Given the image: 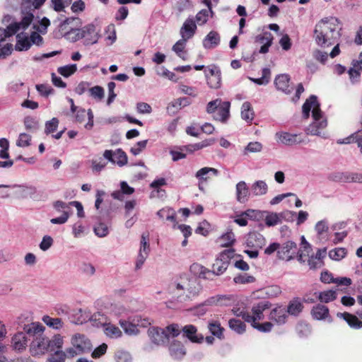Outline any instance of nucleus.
<instances>
[{
  "mask_svg": "<svg viewBox=\"0 0 362 362\" xmlns=\"http://www.w3.org/2000/svg\"><path fill=\"white\" fill-rule=\"evenodd\" d=\"M64 37L71 42H75L79 40H83L82 37V28H71L69 31H67Z\"/></svg>",
  "mask_w": 362,
  "mask_h": 362,
  "instance_id": "nucleus-43",
  "label": "nucleus"
},
{
  "mask_svg": "<svg viewBox=\"0 0 362 362\" xmlns=\"http://www.w3.org/2000/svg\"><path fill=\"white\" fill-rule=\"evenodd\" d=\"M47 360V362H64L66 354L61 350H56Z\"/></svg>",
  "mask_w": 362,
  "mask_h": 362,
  "instance_id": "nucleus-61",
  "label": "nucleus"
},
{
  "mask_svg": "<svg viewBox=\"0 0 362 362\" xmlns=\"http://www.w3.org/2000/svg\"><path fill=\"white\" fill-rule=\"evenodd\" d=\"M209 19V11L202 9L199 11L195 16V23H197L199 25L205 24Z\"/></svg>",
  "mask_w": 362,
  "mask_h": 362,
  "instance_id": "nucleus-63",
  "label": "nucleus"
},
{
  "mask_svg": "<svg viewBox=\"0 0 362 362\" xmlns=\"http://www.w3.org/2000/svg\"><path fill=\"white\" fill-rule=\"evenodd\" d=\"M119 323L124 332L128 335H136L139 333L136 322H129L124 319H120Z\"/></svg>",
  "mask_w": 362,
  "mask_h": 362,
  "instance_id": "nucleus-36",
  "label": "nucleus"
},
{
  "mask_svg": "<svg viewBox=\"0 0 362 362\" xmlns=\"http://www.w3.org/2000/svg\"><path fill=\"white\" fill-rule=\"evenodd\" d=\"M31 136L26 133H21L16 141V145L19 147H27L30 145Z\"/></svg>",
  "mask_w": 362,
  "mask_h": 362,
  "instance_id": "nucleus-59",
  "label": "nucleus"
},
{
  "mask_svg": "<svg viewBox=\"0 0 362 362\" xmlns=\"http://www.w3.org/2000/svg\"><path fill=\"white\" fill-rule=\"evenodd\" d=\"M77 71V66L75 64L65 65L57 69V72L64 77H69Z\"/></svg>",
  "mask_w": 362,
  "mask_h": 362,
  "instance_id": "nucleus-52",
  "label": "nucleus"
},
{
  "mask_svg": "<svg viewBox=\"0 0 362 362\" xmlns=\"http://www.w3.org/2000/svg\"><path fill=\"white\" fill-rule=\"evenodd\" d=\"M220 42V35L216 31L211 30L204 38L202 44L205 49H212L218 47Z\"/></svg>",
  "mask_w": 362,
  "mask_h": 362,
  "instance_id": "nucleus-24",
  "label": "nucleus"
},
{
  "mask_svg": "<svg viewBox=\"0 0 362 362\" xmlns=\"http://www.w3.org/2000/svg\"><path fill=\"white\" fill-rule=\"evenodd\" d=\"M71 344L83 354L90 351L92 349L90 341L81 334H76L72 337Z\"/></svg>",
  "mask_w": 362,
  "mask_h": 362,
  "instance_id": "nucleus-18",
  "label": "nucleus"
},
{
  "mask_svg": "<svg viewBox=\"0 0 362 362\" xmlns=\"http://www.w3.org/2000/svg\"><path fill=\"white\" fill-rule=\"evenodd\" d=\"M266 244V239L263 235L257 232H250L246 238V245L249 247L262 249Z\"/></svg>",
  "mask_w": 362,
  "mask_h": 362,
  "instance_id": "nucleus-17",
  "label": "nucleus"
},
{
  "mask_svg": "<svg viewBox=\"0 0 362 362\" xmlns=\"http://www.w3.org/2000/svg\"><path fill=\"white\" fill-rule=\"evenodd\" d=\"M318 298L321 302L329 303L337 298V293L334 290H328L320 292Z\"/></svg>",
  "mask_w": 362,
  "mask_h": 362,
  "instance_id": "nucleus-53",
  "label": "nucleus"
},
{
  "mask_svg": "<svg viewBox=\"0 0 362 362\" xmlns=\"http://www.w3.org/2000/svg\"><path fill=\"white\" fill-rule=\"evenodd\" d=\"M337 316L340 318H343L347 324L353 329H358L362 328V321L352 314L349 313H338Z\"/></svg>",
  "mask_w": 362,
  "mask_h": 362,
  "instance_id": "nucleus-31",
  "label": "nucleus"
},
{
  "mask_svg": "<svg viewBox=\"0 0 362 362\" xmlns=\"http://www.w3.org/2000/svg\"><path fill=\"white\" fill-rule=\"evenodd\" d=\"M262 149V144L258 141L250 142L243 150V155H248L250 153H258Z\"/></svg>",
  "mask_w": 362,
  "mask_h": 362,
  "instance_id": "nucleus-57",
  "label": "nucleus"
},
{
  "mask_svg": "<svg viewBox=\"0 0 362 362\" xmlns=\"http://www.w3.org/2000/svg\"><path fill=\"white\" fill-rule=\"evenodd\" d=\"M191 101L187 98H180L175 100L173 103H172L168 107V110L170 111L171 109L175 108L176 111L181 109L182 107H186L190 105Z\"/></svg>",
  "mask_w": 362,
  "mask_h": 362,
  "instance_id": "nucleus-56",
  "label": "nucleus"
},
{
  "mask_svg": "<svg viewBox=\"0 0 362 362\" xmlns=\"http://www.w3.org/2000/svg\"><path fill=\"white\" fill-rule=\"evenodd\" d=\"M274 37L269 32H264L262 35H257L255 41L257 43L262 44L263 45L260 47L259 52L260 54H266L269 52V48L272 46L273 42Z\"/></svg>",
  "mask_w": 362,
  "mask_h": 362,
  "instance_id": "nucleus-20",
  "label": "nucleus"
},
{
  "mask_svg": "<svg viewBox=\"0 0 362 362\" xmlns=\"http://www.w3.org/2000/svg\"><path fill=\"white\" fill-rule=\"evenodd\" d=\"M233 281L235 284H250L255 281V278L253 276L247 274H238L234 277Z\"/></svg>",
  "mask_w": 362,
  "mask_h": 362,
  "instance_id": "nucleus-60",
  "label": "nucleus"
},
{
  "mask_svg": "<svg viewBox=\"0 0 362 362\" xmlns=\"http://www.w3.org/2000/svg\"><path fill=\"white\" fill-rule=\"evenodd\" d=\"M197 25L193 18H188L180 29L182 38L185 40L190 39L195 33Z\"/></svg>",
  "mask_w": 362,
  "mask_h": 362,
  "instance_id": "nucleus-23",
  "label": "nucleus"
},
{
  "mask_svg": "<svg viewBox=\"0 0 362 362\" xmlns=\"http://www.w3.org/2000/svg\"><path fill=\"white\" fill-rule=\"evenodd\" d=\"M235 257V250L233 249H226L219 254L212 266L214 275H221L227 269L231 259Z\"/></svg>",
  "mask_w": 362,
  "mask_h": 362,
  "instance_id": "nucleus-5",
  "label": "nucleus"
},
{
  "mask_svg": "<svg viewBox=\"0 0 362 362\" xmlns=\"http://www.w3.org/2000/svg\"><path fill=\"white\" fill-rule=\"evenodd\" d=\"M249 188L244 181H240L236 185V199L240 203H245L248 201L250 195Z\"/></svg>",
  "mask_w": 362,
  "mask_h": 362,
  "instance_id": "nucleus-28",
  "label": "nucleus"
},
{
  "mask_svg": "<svg viewBox=\"0 0 362 362\" xmlns=\"http://www.w3.org/2000/svg\"><path fill=\"white\" fill-rule=\"evenodd\" d=\"M327 256V248L317 249L315 255L308 256V265L310 270H316L325 265L324 259Z\"/></svg>",
  "mask_w": 362,
  "mask_h": 362,
  "instance_id": "nucleus-13",
  "label": "nucleus"
},
{
  "mask_svg": "<svg viewBox=\"0 0 362 362\" xmlns=\"http://www.w3.org/2000/svg\"><path fill=\"white\" fill-rule=\"evenodd\" d=\"M328 179L336 182H349V172H333L328 175Z\"/></svg>",
  "mask_w": 362,
  "mask_h": 362,
  "instance_id": "nucleus-44",
  "label": "nucleus"
},
{
  "mask_svg": "<svg viewBox=\"0 0 362 362\" xmlns=\"http://www.w3.org/2000/svg\"><path fill=\"white\" fill-rule=\"evenodd\" d=\"M148 235L143 233L141 238L140 249L136 260L135 269L136 270L141 268L150 252V246L148 243Z\"/></svg>",
  "mask_w": 362,
  "mask_h": 362,
  "instance_id": "nucleus-10",
  "label": "nucleus"
},
{
  "mask_svg": "<svg viewBox=\"0 0 362 362\" xmlns=\"http://www.w3.org/2000/svg\"><path fill=\"white\" fill-rule=\"evenodd\" d=\"M276 138L278 142H280L286 146H293L302 142L297 134H291L288 132H277Z\"/></svg>",
  "mask_w": 362,
  "mask_h": 362,
  "instance_id": "nucleus-21",
  "label": "nucleus"
},
{
  "mask_svg": "<svg viewBox=\"0 0 362 362\" xmlns=\"http://www.w3.org/2000/svg\"><path fill=\"white\" fill-rule=\"evenodd\" d=\"M100 28L91 23L82 28L83 44L90 46L96 44L101 37Z\"/></svg>",
  "mask_w": 362,
  "mask_h": 362,
  "instance_id": "nucleus-6",
  "label": "nucleus"
},
{
  "mask_svg": "<svg viewBox=\"0 0 362 362\" xmlns=\"http://www.w3.org/2000/svg\"><path fill=\"white\" fill-rule=\"evenodd\" d=\"M312 316L317 320H325L329 316V308L322 304L314 306L311 310Z\"/></svg>",
  "mask_w": 362,
  "mask_h": 362,
  "instance_id": "nucleus-32",
  "label": "nucleus"
},
{
  "mask_svg": "<svg viewBox=\"0 0 362 362\" xmlns=\"http://www.w3.org/2000/svg\"><path fill=\"white\" fill-rule=\"evenodd\" d=\"M42 320L48 327L54 329H59L63 327V322L58 317L53 318L49 315H44Z\"/></svg>",
  "mask_w": 362,
  "mask_h": 362,
  "instance_id": "nucleus-42",
  "label": "nucleus"
},
{
  "mask_svg": "<svg viewBox=\"0 0 362 362\" xmlns=\"http://www.w3.org/2000/svg\"><path fill=\"white\" fill-rule=\"evenodd\" d=\"M31 47V42L23 33L17 34L15 48L18 51L28 50Z\"/></svg>",
  "mask_w": 362,
  "mask_h": 362,
  "instance_id": "nucleus-33",
  "label": "nucleus"
},
{
  "mask_svg": "<svg viewBox=\"0 0 362 362\" xmlns=\"http://www.w3.org/2000/svg\"><path fill=\"white\" fill-rule=\"evenodd\" d=\"M268 187L263 180L255 182L251 186V194L253 196H262L267 192Z\"/></svg>",
  "mask_w": 362,
  "mask_h": 362,
  "instance_id": "nucleus-38",
  "label": "nucleus"
},
{
  "mask_svg": "<svg viewBox=\"0 0 362 362\" xmlns=\"http://www.w3.org/2000/svg\"><path fill=\"white\" fill-rule=\"evenodd\" d=\"M103 328L105 334L108 337L118 338L122 336V331L119 328L112 323H105Z\"/></svg>",
  "mask_w": 362,
  "mask_h": 362,
  "instance_id": "nucleus-40",
  "label": "nucleus"
},
{
  "mask_svg": "<svg viewBox=\"0 0 362 362\" xmlns=\"http://www.w3.org/2000/svg\"><path fill=\"white\" fill-rule=\"evenodd\" d=\"M303 308V303L298 299H294L289 302L286 310L288 315L298 316L302 312Z\"/></svg>",
  "mask_w": 362,
  "mask_h": 362,
  "instance_id": "nucleus-37",
  "label": "nucleus"
},
{
  "mask_svg": "<svg viewBox=\"0 0 362 362\" xmlns=\"http://www.w3.org/2000/svg\"><path fill=\"white\" fill-rule=\"evenodd\" d=\"M230 102L222 101L218 98L210 101L206 110L208 114H213L214 119L226 123L230 117Z\"/></svg>",
  "mask_w": 362,
  "mask_h": 362,
  "instance_id": "nucleus-4",
  "label": "nucleus"
},
{
  "mask_svg": "<svg viewBox=\"0 0 362 362\" xmlns=\"http://www.w3.org/2000/svg\"><path fill=\"white\" fill-rule=\"evenodd\" d=\"M202 286L197 279L182 274L168 286V291L177 301L184 302L198 296Z\"/></svg>",
  "mask_w": 362,
  "mask_h": 362,
  "instance_id": "nucleus-1",
  "label": "nucleus"
},
{
  "mask_svg": "<svg viewBox=\"0 0 362 362\" xmlns=\"http://www.w3.org/2000/svg\"><path fill=\"white\" fill-rule=\"evenodd\" d=\"M303 117L308 119L312 109L313 122L308 127L307 134L311 135H320V131L327 125V122L320 110V103L316 95H312L308 98L302 107Z\"/></svg>",
  "mask_w": 362,
  "mask_h": 362,
  "instance_id": "nucleus-3",
  "label": "nucleus"
},
{
  "mask_svg": "<svg viewBox=\"0 0 362 362\" xmlns=\"http://www.w3.org/2000/svg\"><path fill=\"white\" fill-rule=\"evenodd\" d=\"M50 6L55 11L60 12L71 4V0H51Z\"/></svg>",
  "mask_w": 362,
  "mask_h": 362,
  "instance_id": "nucleus-55",
  "label": "nucleus"
},
{
  "mask_svg": "<svg viewBox=\"0 0 362 362\" xmlns=\"http://www.w3.org/2000/svg\"><path fill=\"white\" fill-rule=\"evenodd\" d=\"M33 18V13H28L20 22H14L8 25L5 29L7 33V36L11 37L17 33L21 30H26L31 24Z\"/></svg>",
  "mask_w": 362,
  "mask_h": 362,
  "instance_id": "nucleus-8",
  "label": "nucleus"
},
{
  "mask_svg": "<svg viewBox=\"0 0 362 362\" xmlns=\"http://www.w3.org/2000/svg\"><path fill=\"white\" fill-rule=\"evenodd\" d=\"M28 339L25 334L19 332L13 335L11 339V344L14 350L21 351L27 347Z\"/></svg>",
  "mask_w": 362,
  "mask_h": 362,
  "instance_id": "nucleus-27",
  "label": "nucleus"
},
{
  "mask_svg": "<svg viewBox=\"0 0 362 362\" xmlns=\"http://www.w3.org/2000/svg\"><path fill=\"white\" fill-rule=\"evenodd\" d=\"M340 21L335 17L324 18L316 25L314 30V37L317 45L321 47L331 46L340 37L339 31L337 26Z\"/></svg>",
  "mask_w": 362,
  "mask_h": 362,
  "instance_id": "nucleus-2",
  "label": "nucleus"
},
{
  "mask_svg": "<svg viewBox=\"0 0 362 362\" xmlns=\"http://www.w3.org/2000/svg\"><path fill=\"white\" fill-rule=\"evenodd\" d=\"M114 163L117 164L119 167H122L127 163V156L126 153L121 148H117L114 152Z\"/></svg>",
  "mask_w": 362,
  "mask_h": 362,
  "instance_id": "nucleus-45",
  "label": "nucleus"
},
{
  "mask_svg": "<svg viewBox=\"0 0 362 362\" xmlns=\"http://www.w3.org/2000/svg\"><path fill=\"white\" fill-rule=\"evenodd\" d=\"M235 240V235L232 231L227 232L219 238L221 247H230L234 243Z\"/></svg>",
  "mask_w": 362,
  "mask_h": 362,
  "instance_id": "nucleus-49",
  "label": "nucleus"
},
{
  "mask_svg": "<svg viewBox=\"0 0 362 362\" xmlns=\"http://www.w3.org/2000/svg\"><path fill=\"white\" fill-rule=\"evenodd\" d=\"M45 329V327L40 322H32L25 325L23 327L25 336L28 335L30 337H33V339L43 335Z\"/></svg>",
  "mask_w": 362,
  "mask_h": 362,
  "instance_id": "nucleus-22",
  "label": "nucleus"
},
{
  "mask_svg": "<svg viewBox=\"0 0 362 362\" xmlns=\"http://www.w3.org/2000/svg\"><path fill=\"white\" fill-rule=\"evenodd\" d=\"M47 344H49V351H55L62 347L63 339L60 335H55L52 339L47 338Z\"/></svg>",
  "mask_w": 362,
  "mask_h": 362,
  "instance_id": "nucleus-47",
  "label": "nucleus"
},
{
  "mask_svg": "<svg viewBox=\"0 0 362 362\" xmlns=\"http://www.w3.org/2000/svg\"><path fill=\"white\" fill-rule=\"evenodd\" d=\"M297 244L292 241L288 240L279 245L278 250V259L288 262L296 257L297 253Z\"/></svg>",
  "mask_w": 362,
  "mask_h": 362,
  "instance_id": "nucleus-7",
  "label": "nucleus"
},
{
  "mask_svg": "<svg viewBox=\"0 0 362 362\" xmlns=\"http://www.w3.org/2000/svg\"><path fill=\"white\" fill-rule=\"evenodd\" d=\"M148 337L151 342L157 346L165 344L168 341V334L164 329L158 327H151L148 330Z\"/></svg>",
  "mask_w": 362,
  "mask_h": 362,
  "instance_id": "nucleus-15",
  "label": "nucleus"
},
{
  "mask_svg": "<svg viewBox=\"0 0 362 362\" xmlns=\"http://www.w3.org/2000/svg\"><path fill=\"white\" fill-rule=\"evenodd\" d=\"M183 337H187L189 340L194 343H201L204 337L201 334H197V327L192 325H187L182 327Z\"/></svg>",
  "mask_w": 362,
  "mask_h": 362,
  "instance_id": "nucleus-25",
  "label": "nucleus"
},
{
  "mask_svg": "<svg viewBox=\"0 0 362 362\" xmlns=\"http://www.w3.org/2000/svg\"><path fill=\"white\" fill-rule=\"evenodd\" d=\"M207 84L211 88L217 89L221 85V73L218 67L212 66L205 70Z\"/></svg>",
  "mask_w": 362,
  "mask_h": 362,
  "instance_id": "nucleus-12",
  "label": "nucleus"
},
{
  "mask_svg": "<svg viewBox=\"0 0 362 362\" xmlns=\"http://www.w3.org/2000/svg\"><path fill=\"white\" fill-rule=\"evenodd\" d=\"M271 303L267 300H262L256 304H254L252 307V315L248 313L247 322L252 324L257 321L262 320L264 319L263 312L269 309L271 307Z\"/></svg>",
  "mask_w": 362,
  "mask_h": 362,
  "instance_id": "nucleus-9",
  "label": "nucleus"
},
{
  "mask_svg": "<svg viewBox=\"0 0 362 362\" xmlns=\"http://www.w3.org/2000/svg\"><path fill=\"white\" fill-rule=\"evenodd\" d=\"M24 125L25 129L31 132H36L40 127L38 121L33 117H25Z\"/></svg>",
  "mask_w": 362,
  "mask_h": 362,
  "instance_id": "nucleus-54",
  "label": "nucleus"
},
{
  "mask_svg": "<svg viewBox=\"0 0 362 362\" xmlns=\"http://www.w3.org/2000/svg\"><path fill=\"white\" fill-rule=\"evenodd\" d=\"M288 317L286 308L282 305H277L273 308L269 315V319L278 325H284L287 321Z\"/></svg>",
  "mask_w": 362,
  "mask_h": 362,
  "instance_id": "nucleus-16",
  "label": "nucleus"
},
{
  "mask_svg": "<svg viewBox=\"0 0 362 362\" xmlns=\"http://www.w3.org/2000/svg\"><path fill=\"white\" fill-rule=\"evenodd\" d=\"M187 40H185V38H182L180 40H179L173 46V51H174L176 54L182 58V59L185 60L186 58L185 57V53H184V49L186 46V42H187Z\"/></svg>",
  "mask_w": 362,
  "mask_h": 362,
  "instance_id": "nucleus-48",
  "label": "nucleus"
},
{
  "mask_svg": "<svg viewBox=\"0 0 362 362\" xmlns=\"http://www.w3.org/2000/svg\"><path fill=\"white\" fill-rule=\"evenodd\" d=\"M105 32L107 35L105 41L107 45H112L117 40L116 30L114 24H110L105 28Z\"/></svg>",
  "mask_w": 362,
  "mask_h": 362,
  "instance_id": "nucleus-46",
  "label": "nucleus"
},
{
  "mask_svg": "<svg viewBox=\"0 0 362 362\" xmlns=\"http://www.w3.org/2000/svg\"><path fill=\"white\" fill-rule=\"evenodd\" d=\"M265 214L264 216L265 224L268 227L276 226L281 222L280 213L263 211L262 214Z\"/></svg>",
  "mask_w": 362,
  "mask_h": 362,
  "instance_id": "nucleus-39",
  "label": "nucleus"
},
{
  "mask_svg": "<svg viewBox=\"0 0 362 362\" xmlns=\"http://www.w3.org/2000/svg\"><path fill=\"white\" fill-rule=\"evenodd\" d=\"M329 257L330 259L335 260V261H339L346 255V250L344 247H337L334 248L333 250H331L329 253Z\"/></svg>",
  "mask_w": 362,
  "mask_h": 362,
  "instance_id": "nucleus-51",
  "label": "nucleus"
},
{
  "mask_svg": "<svg viewBox=\"0 0 362 362\" xmlns=\"http://www.w3.org/2000/svg\"><path fill=\"white\" fill-rule=\"evenodd\" d=\"M9 189H14V194L19 198L30 197L34 199L37 189L33 185H9Z\"/></svg>",
  "mask_w": 362,
  "mask_h": 362,
  "instance_id": "nucleus-14",
  "label": "nucleus"
},
{
  "mask_svg": "<svg viewBox=\"0 0 362 362\" xmlns=\"http://www.w3.org/2000/svg\"><path fill=\"white\" fill-rule=\"evenodd\" d=\"M157 216L160 219H163V220L165 219L166 221H168L170 223H172L173 228H176V226L177 225V216H176L175 211L173 208H170V207L163 208L157 212Z\"/></svg>",
  "mask_w": 362,
  "mask_h": 362,
  "instance_id": "nucleus-29",
  "label": "nucleus"
},
{
  "mask_svg": "<svg viewBox=\"0 0 362 362\" xmlns=\"http://www.w3.org/2000/svg\"><path fill=\"white\" fill-rule=\"evenodd\" d=\"M228 326L235 332L242 334L245 332L246 325L240 320L232 318L228 321Z\"/></svg>",
  "mask_w": 362,
  "mask_h": 362,
  "instance_id": "nucleus-41",
  "label": "nucleus"
},
{
  "mask_svg": "<svg viewBox=\"0 0 362 362\" xmlns=\"http://www.w3.org/2000/svg\"><path fill=\"white\" fill-rule=\"evenodd\" d=\"M255 112L250 102H244L241 107V117L248 123H251L254 119Z\"/></svg>",
  "mask_w": 362,
  "mask_h": 362,
  "instance_id": "nucleus-35",
  "label": "nucleus"
},
{
  "mask_svg": "<svg viewBox=\"0 0 362 362\" xmlns=\"http://www.w3.org/2000/svg\"><path fill=\"white\" fill-rule=\"evenodd\" d=\"M189 269L192 273L197 276L199 278L204 279H212L213 273L211 272V270L198 263L192 264L190 266Z\"/></svg>",
  "mask_w": 362,
  "mask_h": 362,
  "instance_id": "nucleus-30",
  "label": "nucleus"
},
{
  "mask_svg": "<svg viewBox=\"0 0 362 362\" xmlns=\"http://www.w3.org/2000/svg\"><path fill=\"white\" fill-rule=\"evenodd\" d=\"M251 326L261 332L267 333L272 331L274 325L272 322H265L262 324L256 322L251 324Z\"/></svg>",
  "mask_w": 362,
  "mask_h": 362,
  "instance_id": "nucleus-58",
  "label": "nucleus"
},
{
  "mask_svg": "<svg viewBox=\"0 0 362 362\" xmlns=\"http://www.w3.org/2000/svg\"><path fill=\"white\" fill-rule=\"evenodd\" d=\"M209 329L210 332L216 337L221 339L223 337V328L221 326L220 322L212 321L209 323Z\"/></svg>",
  "mask_w": 362,
  "mask_h": 362,
  "instance_id": "nucleus-50",
  "label": "nucleus"
},
{
  "mask_svg": "<svg viewBox=\"0 0 362 362\" xmlns=\"http://www.w3.org/2000/svg\"><path fill=\"white\" fill-rule=\"evenodd\" d=\"M169 352L174 359H181L186 354V351L182 344L175 339H173L169 345Z\"/></svg>",
  "mask_w": 362,
  "mask_h": 362,
  "instance_id": "nucleus-26",
  "label": "nucleus"
},
{
  "mask_svg": "<svg viewBox=\"0 0 362 362\" xmlns=\"http://www.w3.org/2000/svg\"><path fill=\"white\" fill-rule=\"evenodd\" d=\"M115 359L117 362H131L132 358L128 351L119 350L115 353Z\"/></svg>",
  "mask_w": 362,
  "mask_h": 362,
  "instance_id": "nucleus-64",
  "label": "nucleus"
},
{
  "mask_svg": "<svg viewBox=\"0 0 362 362\" xmlns=\"http://www.w3.org/2000/svg\"><path fill=\"white\" fill-rule=\"evenodd\" d=\"M290 79L289 75L286 74L276 76L274 79V85L276 89L285 94H290L293 90V88L289 85Z\"/></svg>",
  "mask_w": 362,
  "mask_h": 362,
  "instance_id": "nucleus-19",
  "label": "nucleus"
},
{
  "mask_svg": "<svg viewBox=\"0 0 362 362\" xmlns=\"http://www.w3.org/2000/svg\"><path fill=\"white\" fill-rule=\"evenodd\" d=\"M49 351L47 337L44 334L33 339L30 346V352L33 356H39Z\"/></svg>",
  "mask_w": 362,
  "mask_h": 362,
  "instance_id": "nucleus-11",
  "label": "nucleus"
},
{
  "mask_svg": "<svg viewBox=\"0 0 362 362\" xmlns=\"http://www.w3.org/2000/svg\"><path fill=\"white\" fill-rule=\"evenodd\" d=\"M209 174L216 176L218 175V170L214 168L204 167L196 173L195 177L199 180L200 184L207 180Z\"/></svg>",
  "mask_w": 362,
  "mask_h": 362,
  "instance_id": "nucleus-34",
  "label": "nucleus"
},
{
  "mask_svg": "<svg viewBox=\"0 0 362 362\" xmlns=\"http://www.w3.org/2000/svg\"><path fill=\"white\" fill-rule=\"evenodd\" d=\"M89 92L90 96L98 100H101L104 98V89L100 86L90 88Z\"/></svg>",
  "mask_w": 362,
  "mask_h": 362,
  "instance_id": "nucleus-62",
  "label": "nucleus"
}]
</instances>
